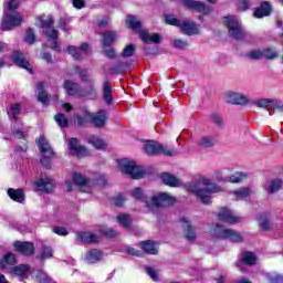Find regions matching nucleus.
Listing matches in <instances>:
<instances>
[{"label": "nucleus", "mask_w": 283, "mask_h": 283, "mask_svg": "<svg viewBox=\"0 0 283 283\" xmlns=\"http://www.w3.org/2000/svg\"><path fill=\"white\" fill-rule=\"evenodd\" d=\"M202 182L208 188H200V184L192 181L187 182L184 186V189L188 191V193H193V196H197L198 200L202 202V205H211V193H220L222 191V187L218 184L211 182L210 179L202 178Z\"/></svg>", "instance_id": "nucleus-1"}, {"label": "nucleus", "mask_w": 283, "mask_h": 283, "mask_svg": "<svg viewBox=\"0 0 283 283\" xmlns=\"http://www.w3.org/2000/svg\"><path fill=\"white\" fill-rule=\"evenodd\" d=\"M126 28L129 30H135L139 32V39L143 43H155V45H160L163 43V35L159 33L149 34V31L143 29V22L138 20V18L134 14H128L126 17Z\"/></svg>", "instance_id": "nucleus-2"}, {"label": "nucleus", "mask_w": 283, "mask_h": 283, "mask_svg": "<svg viewBox=\"0 0 283 283\" xmlns=\"http://www.w3.org/2000/svg\"><path fill=\"white\" fill-rule=\"evenodd\" d=\"M35 144L41 154H49L42 156L40 159V165L43 167V169H52V158H56V154L50 145V142H48L45 138V135L38 137L35 139Z\"/></svg>", "instance_id": "nucleus-3"}, {"label": "nucleus", "mask_w": 283, "mask_h": 283, "mask_svg": "<svg viewBox=\"0 0 283 283\" xmlns=\"http://www.w3.org/2000/svg\"><path fill=\"white\" fill-rule=\"evenodd\" d=\"M176 205V197L168 192H158L154 195L149 200H146V207L149 211L155 209H169Z\"/></svg>", "instance_id": "nucleus-4"}, {"label": "nucleus", "mask_w": 283, "mask_h": 283, "mask_svg": "<svg viewBox=\"0 0 283 283\" xmlns=\"http://www.w3.org/2000/svg\"><path fill=\"white\" fill-rule=\"evenodd\" d=\"M144 151L147 156H167L174 158L177 156L178 150L171 149L156 140H148L144 144Z\"/></svg>", "instance_id": "nucleus-5"}, {"label": "nucleus", "mask_w": 283, "mask_h": 283, "mask_svg": "<svg viewBox=\"0 0 283 283\" xmlns=\"http://www.w3.org/2000/svg\"><path fill=\"white\" fill-rule=\"evenodd\" d=\"M117 165L119 171L126 176H130L133 180H140V178H145V169L136 165V161L134 160L119 159L117 160Z\"/></svg>", "instance_id": "nucleus-6"}, {"label": "nucleus", "mask_w": 283, "mask_h": 283, "mask_svg": "<svg viewBox=\"0 0 283 283\" xmlns=\"http://www.w3.org/2000/svg\"><path fill=\"white\" fill-rule=\"evenodd\" d=\"M212 238L216 240H230V242L240 243L244 241L242 234L233 229H224V226L216 223L212 229Z\"/></svg>", "instance_id": "nucleus-7"}, {"label": "nucleus", "mask_w": 283, "mask_h": 283, "mask_svg": "<svg viewBox=\"0 0 283 283\" xmlns=\"http://www.w3.org/2000/svg\"><path fill=\"white\" fill-rule=\"evenodd\" d=\"M223 25L227 28L230 36L235 41H242L244 39V31L240 27V22L233 15L223 17Z\"/></svg>", "instance_id": "nucleus-8"}, {"label": "nucleus", "mask_w": 283, "mask_h": 283, "mask_svg": "<svg viewBox=\"0 0 283 283\" xmlns=\"http://www.w3.org/2000/svg\"><path fill=\"white\" fill-rule=\"evenodd\" d=\"M23 23V17L19 11L4 12L1 19L0 28L3 32H8L14 28H19Z\"/></svg>", "instance_id": "nucleus-9"}, {"label": "nucleus", "mask_w": 283, "mask_h": 283, "mask_svg": "<svg viewBox=\"0 0 283 283\" xmlns=\"http://www.w3.org/2000/svg\"><path fill=\"white\" fill-rule=\"evenodd\" d=\"M11 60L17 67H21V70H27L29 74H34V69L30 65V61L25 57V53L21 51H13L11 54Z\"/></svg>", "instance_id": "nucleus-10"}, {"label": "nucleus", "mask_w": 283, "mask_h": 283, "mask_svg": "<svg viewBox=\"0 0 283 283\" xmlns=\"http://www.w3.org/2000/svg\"><path fill=\"white\" fill-rule=\"evenodd\" d=\"M182 6L184 8H187V10H193L195 12H199V14H211V7L207 6L202 1L184 0Z\"/></svg>", "instance_id": "nucleus-11"}, {"label": "nucleus", "mask_w": 283, "mask_h": 283, "mask_svg": "<svg viewBox=\"0 0 283 283\" xmlns=\"http://www.w3.org/2000/svg\"><path fill=\"white\" fill-rule=\"evenodd\" d=\"M273 14V4L270 1H262L253 11L254 19H264Z\"/></svg>", "instance_id": "nucleus-12"}, {"label": "nucleus", "mask_w": 283, "mask_h": 283, "mask_svg": "<svg viewBox=\"0 0 283 283\" xmlns=\"http://www.w3.org/2000/svg\"><path fill=\"white\" fill-rule=\"evenodd\" d=\"M90 120L94 125V127L101 129L107 125V120H109V115L107 114V111L99 109L96 114L91 113Z\"/></svg>", "instance_id": "nucleus-13"}, {"label": "nucleus", "mask_w": 283, "mask_h": 283, "mask_svg": "<svg viewBox=\"0 0 283 283\" xmlns=\"http://www.w3.org/2000/svg\"><path fill=\"white\" fill-rule=\"evenodd\" d=\"M13 247L18 253L21 255H34L36 252V248H34V243L30 241H15Z\"/></svg>", "instance_id": "nucleus-14"}, {"label": "nucleus", "mask_w": 283, "mask_h": 283, "mask_svg": "<svg viewBox=\"0 0 283 283\" xmlns=\"http://www.w3.org/2000/svg\"><path fill=\"white\" fill-rule=\"evenodd\" d=\"M218 220L226 222L227 224H238V222H240V217L233 216V212L229 208L222 207L219 209Z\"/></svg>", "instance_id": "nucleus-15"}, {"label": "nucleus", "mask_w": 283, "mask_h": 283, "mask_svg": "<svg viewBox=\"0 0 283 283\" xmlns=\"http://www.w3.org/2000/svg\"><path fill=\"white\" fill-rule=\"evenodd\" d=\"M182 34L187 36H193V34H200V29L198 24L191 20H184L179 27Z\"/></svg>", "instance_id": "nucleus-16"}, {"label": "nucleus", "mask_w": 283, "mask_h": 283, "mask_svg": "<svg viewBox=\"0 0 283 283\" xmlns=\"http://www.w3.org/2000/svg\"><path fill=\"white\" fill-rule=\"evenodd\" d=\"M34 187L42 193H52L54 189V180L51 178H41L34 181Z\"/></svg>", "instance_id": "nucleus-17"}, {"label": "nucleus", "mask_w": 283, "mask_h": 283, "mask_svg": "<svg viewBox=\"0 0 283 283\" xmlns=\"http://www.w3.org/2000/svg\"><path fill=\"white\" fill-rule=\"evenodd\" d=\"M180 222H182L184 226V231H185V238L188 240V242H195L197 234H196V228L191 226V221H189V218L182 217L180 219Z\"/></svg>", "instance_id": "nucleus-18"}, {"label": "nucleus", "mask_w": 283, "mask_h": 283, "mask_svg": "<svg viewBox=\"0 0 283 283\" xmlns=\"http://www.w3.org/2000/svg\"><path fill=\"white\" fill-rule=\"evenodd\" d=\"M227 97V103L230 105H248L249 103V98L240 93L228 92Z\"/></svg>", "instance_id": "nucleus-19"}, {"label": "nucleus", "mask_w": 283, "mask_h": 283, "mask_svg": "<svg viewBox=\"0 0 283 283\" xmlns=\"http://www.w3.org/2000/svg\"><path fill=\"white\" fill-rule=\"evenodd\" d=\"M69 149L73 156H82V154H87V148L78 145V138L76 137L69 139Z\"/></svg>", "instance_id": "nucleus-20"}, {"label": "nucleus", "mask_w": 283, "mask_h": 283, "mask_svg": "<svg viewBox=\"0 0 283 283\" xmlns=\"http://www.w3.org/2000/svg\"><path fill=\"white\" fill-rule=\"evenodd\" d=\"M139 247L142 251H144V253H146L147 255H158V253H160V250L158 249V247H156V241H142L139 242Z\"/></svg>", "instance_id": "nucleus-21"}, {"label": "nucleus", "mask_w": 283, "mask_h": 283, "mask_svg": "<svg viewBox=\"0 0 283 283\" xmlns=\"http://www.w3.org/2000/svg\"><path fill=\"white\" fill-rule=\"evenodd\" d=\"M36 90H38V97H36L38 103H42V105H48V103H50V94H48V91H45V83L38 82Z\"/></svg>", "instance_id": "nucleus-22"}, {"label": "nucleus", "mask_w": 283, "mask_h": 283, "mask_svg": "<svg viewBox=\"0 0 283 283\" xmlns=\"http://www.w3.org/2000/svg\"><path fill=\"white\" fill-rule=\"evenodd\" d=\"M160 180L167 187H174V188L180 187V179H178L176 175H171V172H161Z\"/></svg>", "instance_id": "nucleus-23"}, {"label": "nucleus", "mask_w": 283, "mask_h": 283, "mask_svg": "<svg viewBox=\"0 0 283 283\" xmlns=\"http://www.w3.org/2000/svg\"><path fill=\"white\" fill-rule=\"evenodd\" d=\"M82 114L83 116L76 113L73 115V120L74 123H76L77 127H85V125H87L90 118L92 117V112H90V109L87 108H83Z\"/></svg>", "instance_id": "nucleus-24"}, {"label": "nucleus", "mask_w": 283, "mask_h": 283, "mask_svg": "<svg viewBox=\"0 0 283 283\" xmlns=\"http://www.w3.org/2000/svg\"><path fill=\"white\" fill-rule=\"evenodd\" d=\"M77 240L83 244H98V235L90 232H77Z\"/></svg>", "instance_id": "nucleus-25"}, {"label": "nucleus", "mask_w": 283, "mask_h": 283, "mask_svg": "<svg viewBox=\"0 0 283 283\" xmlns=\"http://www.w3.org/2000/svg\"><path fill=\"white\" fill-rule=\"evenodd\" d=\"M258 258L255 256V254H253V252L251 251H245L242 254V259L237 262V266H242V264H245L247 266H254Z\"/></svg>", "instance_id": "nucleus-26"}, {"label": "nucleus", "mask_w": 283, "mask_h": 283, "mask_svg": "<svg viewBox=\"0 0 283 283\" xmlns=\"http://www.w3.org/2000/svg\"><path fill=\"white\" fill-rule=\"evenodd\" d=\"M103 98L106 105L114 103V92L112 91V83L109 81H105L103 84Z\"/></svg>", "instance_id": "nucleus-27"}, {"label": "nucleus", "mask_w": 283, "mask_h": 283, "mask_svg": "<svg viewBox=\"0 0 283 283\" xmlns=\"http://www.w3.org/2000/svg\"><path fill=\"white\" fill-rule=\"evenodd\" d=\"M8 196L13 200L14 202H24L25 201V191L21 188L14 189L9 188L8 189Z\"/></svg>", "instance_id": "nucleus-28"}, {"label": "nucleus", "mask_w": 283, "mask_h": 283, "mask_svg": "<svg viewBox=\"0 0 283 283\" xmlns=\"http://www.w3.org/2000/svg\"><path fill=\"white\" fill-rule=\"evenodd\" d=\"M54 258V249L50 245H43L41 252L35 256L42 264H44L45 260H51Z\"/></svg>", "instance_id": "nucleus-29"}, {"label": "nucleus", "mask_w": 283, "mask_h": 283, "mask_svg": "<svg viewBox=\"0 0 283 283\" xmlns=\"http://www.w3.org/2000/svg\"><path fill=\"white\" fill-rule=\"evenodd\" d=\"M63 87L65 88L69 96H76V94H81V86L76 82L66 80L63 83Z\"/></svg>", "instance_id": "nucleus-30"}, {"label": "nucleus", "mask_w": 283, "mask_h": 283, "mask_svg": "<svg viewBox=\"0 0 283 283\" xmlns=\"http://www.w3.org/2000/svg\"><path fill=\"white\" fill-rule=\"evenodd\" d=\"M80 96L86 101H96V98H98V91L96 90V86L91 85L88 88L81 91Z\"/></svg>", "instance_id": "nucleus-31"}, {"label": "nucleus", "mask_w": 283, "mask_h": 283, "mask_svg": "<svg viewBox=\"0 0 283 283\" xmlns=\"http://www.w3.org/2000/svg\"><path fill=\"white\" fill-rule=\"evenodd\" d=\"M118 35L116 34V31H105L103 33V46L104 48H112L113 43H116V39Z\"/></svg>", "instance_id": "nucleus-32"}, {"label": "nucleus", "mask_w": 283, "mask_h": 283, "mask_svg": "<svg viewBox=\"0 0 283 283\" xmlns=\"http://www.w3.org/2000/svg\"><path fill=\"white\" fill-rule=\"evenodd\" d=\"M86 260L91 264H96V262H101L103 260V252L98 249H93L86 254Z\"/></svg>", "instance_id": "nucleus-33"}, {"label": "nucleus", "mask_w": 283, "mask_h": 283, "mask_svg": "<svg viewBox=\"0 0 283 283\" xmlns=\"http://www.w3.org/2000/svg\"><path fill=\"white\" fill-rule=\"evenodd\" d=\"M259 227L262 231H271V221H269V216L261 212L258 217Z\"/></svg>", "instance_id": "nucleus-34"}, {"label": "nucleus", "mask_w": 283, "mask_h": 283, "mask_svg": "<svg viewBox=\"0 0 283 283\" xmlns=\"http://www.w3.org/2000/svg\"><path fill=\"white\" fill-rule=\"evenodd\" d=\"M88 145H92L97 150L107 149V143L96 136L88 137Z\"/></svg>", "instance_id": "nucleus-35"}, {"label": "nucleus", "mask_w": 283, "mask_h": 283, "mask_svg": "<svg viewBox=\"0 0 283 283\" xmlns=\"http://www.w3.org/2000/svg\"><path fill=\"white\" fill-rule=\"evenodd\" d=\"M117 222L123 229H132V217L127 213H120L117 216Z\"/></svg>", "instance_id": "nucleus-36"}, {"label": "nucleus", "mask_w": 283, "mask_h": 283, "mask_svg": "<svg viewBox=\"0 0 283 283\" xmlns=\"http://www.w3.org/2000/svg\"><path fill=\"white\" fill-rule=\"evenodd\" d=\"M125 72V62H115L109 69L108 74L111 76H118L119 74H123Z\"/></svg>", "instance_id": "nucleus-37"}, {"label": "nucleus", "mask_w": 283, "mask_h": 283, "mask_svg": "<svg viewBox=\"0 0 283 283\" xmlns=\"http://www.w3.org/2000/svg\"><path fill=\"white\" fill-rule=\"evenodd\" d=\"M72 180L77 187H85V185H88L90 182V179H87L85 176L77 171L72 174Z\"/></svg>", "instance_id": "nucleus-38"}, {"label": "nucleus", "mask_w": 283, "mask_h": 283, "mask_svg": "<svg viewBox=\"0 0 283 283\" xmlns=\"http://www.w3.org/2000/svg\"><path fill=\"white\" fill-rule=\"evenodd\" d=\"M29 271L30 265L28 264L15 265L11 269V273H13V275H18L19 277H25Z\"/></svg>", "instance_id": "nucleus-39"}, {"label": "nucleus", "mask_w": 283, "mask_h": 283, "mask_svg": "<svg viewBox=\"0 0 283 283\" xmlns=\"http://www.w3.org/2000/svg\"><path fill=\"white\" fill-rule=\"evenodd\" d=\"M98 233L102 238H107L108 240H114L118 235V231L113 228H101Z\"/></svg>", "instance_id": "nucleus-40"}, {"label": "nucleus", "mask_w": 283, "mask_h": 283, "mask_svg": "<svg viewBox=\"0 0 283 283\" xmlns=\"http://www.w3.org/2000/svg\"><path fill=\"white\" fill-rule=\"evenodd\" d=\"M249 176L247 172H235L233 175H230L228 178V182L238 184V182H244Z\"/></svg>", "instance_id": "nucleus-41"}, {"label": "nucleus", "mask_w": 283, "mask_h": 283, "mask_svg": "<svg viewBox=\"0 0 283 283\" xmlns=\"http://www.w3.org/2000/svg\"><path fill=\"white\" fill-rule=\"evenodd\" d=\"M279 53L275 48H265L263 49V59H266L268 61H274V59H277Z\"/></svg>", "instance_id": "nucleus-42"}, {"label": "nucleus", "mask_w": 283, "mask_h": 283, "mask_svg": "<svg viewBox=\"0 0 283 283\" xmlns=\"http://www.w3.org/2000/svg\"><path fill=\"white\" fill-rule=\"evenodd\" d=\"M54 120L57 123L59 127H70V119H67L63 113L55 114Z\"/></svg>", "instance_id": "nucleus-43"}, {"label": "nucleus", "mask_w": 283, "mask_h": 283, "mask_svg": "<svg viewBox=\"0 0 283 283\" xmlns=\"http://www.w3.org/2000/svg\"><path fill=\"white\" fill-rule=\"evenodd\" d=\"M283 187V180L282 179H272L270 187H269V193H277L280 189Z\"/></svg>", "instance_id": "nucleus-44"}, {"label": "nucleus", "mask_w": 283, "mask_h": 283, "mask_svg": "<svg viewBox=\"0 0 283 283\" xmlns=\"http://www.w3.org/2000/svg\"><path fill=\"white\" fill-rule=\"evenodd\" d=\"M134 54H136V44L130 43L123 49L122 57L129 59L134 56Z\"/></svg>", "instance_id": "nucleus-45"}, {"label": "nucleus", "mask_w": 283, "mask_h": 283, "mask_svg": "<svg viewBox=\"0 0 283 283\" xmlns=\"http://www.w3.org/2000/svg\"><path fill=\"white\" fill-rule=\"evenodd\" d=\"M199 147H203L205 149H209L211 147L216 146V142L213 138L209 136L201 137V139L198 143Z\"/></svg>", "instance_id": "nucleus-46"}, {"label": "nucleus", "mask_w": 283, "mask_h": 283, "mask_svg": "<svg viewBox=\"0 0 283 283\" xmlns=\"http://www.w3.org/2000/svg\"><path fill=\"white\" fill-rule=\"evenodd\" d=\"M209 118L216 125V127H219V129H222V127H224V119L219 113L211 114Z\"/></svg>", "instance_id": "nucleus-47"}, {"label": "nucleus", "mask_w": 283, "mask_h": 283, "mask_svg": "<svg viewBox=\"0 0 283 283\" xmlns=\"http://www.w3.org/2000/svg\"><path fill=\"white\" fill-rule=\"evenodd\" d=\"M233 193L239 200H244V198H249V196H251V188H239L234 190Z\"/></svg>", "instance_id": "nucleus-48"}, {"label": "nucleus", "mask_w": 283, "mask_h": 283, "mask_svg": "<svg viewBox=\"0 0 283 283\" xmlns=\"http://www.w3.org/2000/svg\"><path fill=\"white\" fill-rule=\"evenodd\" d=\"M75 72L78 74L82 83H91L90 73H87V69H81L78 66H75Z\"/></svg>", "instance_id": "nucleus-49"}, {"label": "nucleus", "mask_w": 283, "mask_h": 283, "mask_svg": "<svg viewBox=\"0 0 283 283\" xmlns=\"http://www.w3.org/2000/svg\"><path fill=\"white\" fill-rule=\"evenodd\" d=\"M24 42L28 43V45H34V43L36 42V34L34 33V29L32 28L27 29Z\"/></svg>", "instance_id": "nucleus-50"}, {"label": "nucleus", "mask_w": 283, "mask_h": 283, "mask_svg": "<svg viewBox=\"0 0 283 283\" xmlns=\"http://www.w3.org/2000/svg\"><path fill=\"white\" fill-rule=\"evenodd\" d=\"M2 260L4 265L7 264L8 266H14L17 264V255L12 252L4 253Z\"/></svg>", "instance_id": "nucleus-51"}, {"label": "nucleus", "mask_w": 283, "mask_h": 283, "mask_svg": "<svg viewBox=\"0 0 283 283\" xmlns=\"http://www.w3.org/2000/svg\"><path fill=\"white\" fill-rule=\"evenodd\" d=\"M165 23H167V25H174L175 28H180L182 22H180V20L174 17L172 14H166Z\"/></svg>", "instance_id": "nucleus-52"}, {"label": "nucleus", "mask_w": 283, "mask_h": 283, "mask_svg": "<svg viewBox=\"0 0 283 283\" xmlns=\"http://www.w3.org/2000/svg\"><path fill=\"white\" fill-rule=\"evenodd\" d=\"M39 21L40 28H42V30H48V28H52V25L54 24V18L52 17H49L48 19H45L44 17H40Z\"/></svg>", "instance_id": "nucleus-53"}, {"label": "nucleus", "mask_w": 283, "mask_h": 283, "mask_svg": "<svg viewBox=\"0 0 283 283\" xmlns=\"http://www.w3.org/2000/svg\"><path fill=\"white\" fill-rule=\"evenodd\" d=\"M251 8V1L250 0H238L237 2V9L239 12H247Z\"/></svg>", "instance_id": "nucleus-54"}, {"label": "nucleus", "mask_w": 283, "mask_h": 283, "mask_svg": "<svg viewBox=\"0 0 283 283\" xmlns=\"http://www.w3.org/2000/svg\"><path fill=\"white\" fill-rule=\"evenodd\" d=\"M67 52L75 59V61H81V50L77 46L69 45Z\"/></svg>", "instance_id": "nucleus-55"}, {"label": "nucleus", "mask_w": 283, "mask_h": 283, "mask_svg": "<svg viewBox=\"0 0 283 283\" xmlns=\"http://www.w3.org/2000/svg\"><path fill=\"white\" fill-rule=\"evenodd\" d=\"M248 59H251V61H262L263 57V51L260 50H252L248 54Z\"/></svg>", "instance_id": "nucleus-56"}, {"label": "nucleus", "mask_w": 283, "mask_h": 283, "mask_svg": "<svg viewBox=\"0 0 283 283\" xmlns=\"http://www.w3.org/2000/svg\"><path fill=\"white\" fill-rule=\"evenodd\" d=\"M188 45H189V42L182 39H176L172 42V48H177V50H186Z\"/></svg>", "instance_id": "nucleus-57"}, {"label": "nucleus", "mask_w": 283, "mask_h": 283, "mask_svg": "<svg viewBox=\"0 0 283 283\" xmlns=\"http://www.w3.org/2000/svg\"><path fill=\"white\" fill-rule=\"evenodd\" d=\"M11 114L12 117L14 118V120H17L18 116L21 115V104L20 103H15L11 105Z\"/></svg>", "instance_id": "nucleus-58"}, {"label": "nucleus", "mask_w": 283, "mask_h": 283, "mask_svg": "<svg viewBox=\"0 0 283 283\" xmlns=\"http://www.w3.org/2000/svg\"><path fill=\"white\" fill-rule=\"evenodd\" d=\"M273 103V99L271 98H262L256 101L254 104L256 105V107H261L263 109H269V104Z\"/></svg>", "instance_id": "nucleus-59"}, {"label": "nucleus", "mask_w": 283, "mask_h": 283, "mask_svg": "<svg viewBox=\"0 0 283 283\" xmlns=\"http://www.w3.org/2000/svg\"><path fill=\"white\" fill-rule=\"evenodd\" d=\"M125 200L126 199L123 193H119L116 197H113V202H114L115 207H124Z\"/></svg>", "instance_id": "nucleus-60"}, {"label": "nucleus", "mask_w": 283, "mask_h": 283, "mask_svg": "<svg viewBox=\"0 0 283 283\" xmlns=\"http://www.w3.org/2000/svg\"><path fill=\"white\" fill-rule=\"evenodd\" d=\"M35 277L39 283H50L51 281L50 276L45 272H39Z\"/></svg>", "instance_id": "nucleus-61"}, {"label": "nucleus", "mask_w": 283, "mask_h": 283, "mask_svg": "<svg viewBox=\"0 0 283 283\" xmlns=\"http://www.w3.org/2000/svg\"><path fill=\"white\" fill-rule=\"evenodd\" d=\"M104 55L106 56V59L114 61V59H116V49L108 46V49L104 50Z\"/></svg>", "instance_id": "nucleus-62"}, {"label": "nucleus", "mask_w": 283, "mask_h": 283, "mask_svg": "<svg viewBox=\"0 0 283 283\" xmlns=\"http://www.w3.org/2000/svg\"><path fill=\"white\" fill-rule=\"evenodd\" d=\"M53 233H55L56 235H70V231H67V229L60 226L53 227Z\"/></svg>", "instance_id": "nucleus-63"}, {"label": "nucleus", "mask_w": 283, "mask_h": 283, "mask_svg": "<svg viewBox=\"0 0 283 283\" xmlns=\"http://www.w3.org/2000/svg\"><path fill=\"white\" fill-rule=\"evenodd\" d=\"M17 8H19V0H9L7 12H17Z\"/></svg>", "instance_id": "nucleus-64"}]
</instances>
